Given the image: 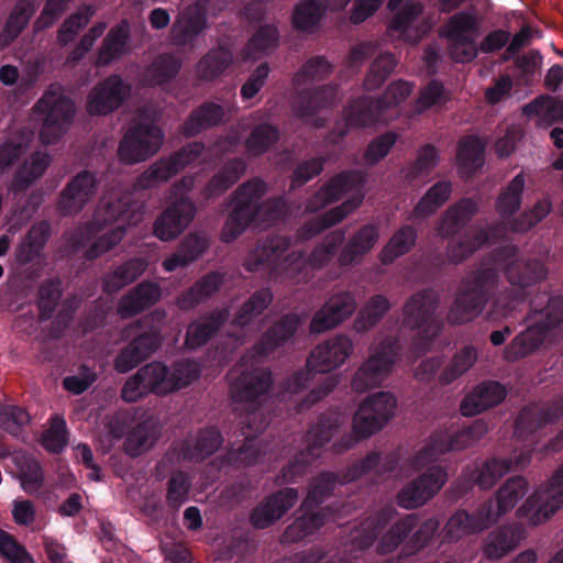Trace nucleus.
Instances as JSON below:
<instances>
[{
	"label": "nucleus",
	"mask_w": 563,
	"mask_h": 563,
	"mask_svg": "<svg viewBox=\"0 0 563 563\" xmlns=\"http://www.w3.org/2000/svg\"><path fill=\"white\" fill-rule=\"evenodd\" d=\"M51 163L52 158L46 152H34L16 170L11 184V190L16 194L27 189L44 175Z\"/></svg>",
	"instance_id": "nucleus-39"
},
{
	"label": "nucleus",
	"mask_w": 563,
	"mask_h": 563,
	"mask_svg": "<svg viewBox=\"0 0 563 563\" xmlns=\"http://www.w3.org/2000/svg\"><path fill=\"white\" fill-rule=\"evenodd\" d=\"M330 69V64L323 57H313L307 60L295 75L294 86L299 92L295 101V111L299 117L309 118L341 99L340 92L334 87L306 90V87L322 80Z\"/></svg>",
	"instance_id": "nucleus-6"
},
{
	"label": "nucleus",
	"mask_w": 563,
	"mask_h": 563,
	"mask_svg": "<svg viewBox=\"0 0 563 563\" xmlns=\"http://www.w3.org/2000/svg\"><path fill=\"white\" fill-rule=\"evenodd\" d=\"M506 397L505 387L495 380L478 384L461 402V413L465 417L476 416L488 408L499 405Z\"/></svg>",
	"instance_id": "nucleus-31"
},
{
	"label": "nucleus",
	"mask_w": 563,
	"mask_h": 563,
	"mask_svg": "<svg viewBox=\"0 0 563 563\" xmlns=\"http://www.w3.org/2000/svg\"><path fill=\"white\" fill-rule=\"evenodd\" d=\"M179 68L180 62L175 56L161 55L146 68L143 81L148 86L163 85L176 76Z\"/></svg>",
	"instance_id": "nucleus-59"
},
{
	"label": "nucleus",
	"mask_w": 563,
	"mask_h": 563,
	"mask_svg": "<svg viewBox=\"0 0 563 563\" xmlns=\"http://www.w3.org/2000/svg\"><path fill=\"white\" fill-rule=\"evenodd\" d=\"M130 29L126 21L111 29L98 53L97 66H106L129 52Z\"/></svg>",
	"instance_id": "nucleus-45"
},
{
	"label": "nucleus",
	"mask_w": 563,
	"mask_h": 563,
	"mask_svg": "<svg viewBox=\"0 0 563 563\" xmlns=\"http://www.w3.org/2000/svg\"><path fill=\"white\" fill-rule=\"evenodd\" d=\"M478 212V203L472 198H462L448 208L438 227L442 238H454Z\"/></svg>",
	"instance_id": "nucleus-36"
},
{
	"label": "nucleus",
	"mask_w": 563,
	"mask_h": 563,
	"mask_svg": "<svg viewBox=\"0 0 563 563\" xmlns=\"http://www.w3.org/2000/svg\"><path fill=\"white\" fill-rule=\"evenodd\" d=\"M130 92L129 84L119 75H111L92 88L88 96L87 111L92 115H106L118 109Z\"/></svg>",
	"instance_id": "nucleus-24"
},
{
	"label": "nucleus",
	"mask_w": 563,
	"mask_h": 563,
	"mask_svg": "<svg viewBox=\"0 0 563 563\" xmlns=\"http://www.w3.org/2000/svg\"><path fill=\"white\" fill-rule=\"evenodd\" d=\"M417 239L418 232L412 225H401L382 249L379 261L384 265L394 263L398 257L406 255L413 249Z\"/></svg>",
	"instance_id": "nucleus-47"
},
{
	"label": "nucleus",
	"mask_w": 563,
	"mask_h": 563,
	"mask_svg": "<svg viewBox=\"0 0 563 563\" xmlns=\"http://www.w3.org/2000/svg\"><path fill=\"white\" fill-rule=\"evenodd\" d=\"M439 162L440 155L434 145L426 144L421 146L416 159L402 169L405 179L412 183L421 177L430 175V173L438 166Z\"/></svg>",
	"instance_id": "nucleus-56"
},
{
	"label": "nucleus",
	"mask_w": 563,
	"mask_h": 563,
	"mask_svg": "<svg viewBox=\"0 0 563 563\" xmlns=\"http://www.w3.org/2000/svg\"><path fill=\"white\" fill-rule=\"evenodd\" d=\"M412 86L405 80L391 82L378 98L354 99V128H369L390 120L388 112L404 102L411 93Z\"/></svg>",
	"instance_id": "nucleus-14"
},
{
	"label": "nucleus",
	"mask_w": 563,
	"mask_h": 563,
	"mask_svg": "<svg viewBox=\"0 0 563 563\" xmlns=\"http://www.w3.org/2000/svg\"><path fill=\"white\" fill-rule=\"evenodd\" d=\"M477 356V350L473 345L464 346L439 374V384L445 386L455 382L475 364Z\"/></svg>",
	"instance_id": "nucleus-54"
},
{
	"label": "nucleus",
	"mask_w": 563,
	"mask_h": 563,
	"mask_svg": "<svg viewBox=\"0 0 563 563\" xmlns=\"http://www.w3.org/2000/svg\"><path fill=\"white\" fill-rule=\"evenodd\" d=\"M225 110L213 102H207L195 110L183 128L186 136H194L205 129L214 126L223 121Z\"/></svg>",
	"instance_id": "nucleus-48"
},
{
	"label": "nucleus",
	"mask_w": 563,
	"mask_h": 563,
	"mask_svg": "<svg viewBox=\"0 0 563 563\" xmlns=\"http://www.w3.org/2000/svg\"><path fill=\"white\" fill-rule=\"evenodd\" d=\"M352 312V296L349 292L332 296L314 314L310 329L321 333L340 324Z\"/></svg>",
	"instance_id": "nucleus-32"
},
{
	"label": "nucleus",
	"mask_w": 563,
	"mask_h": 563,
	"mask_svg": "<svg viewBox=\"0 0 563 563\" xmlns=\"http://www.w3.org/2000/svg\"><path fill=\"white\" fill-rule=\"evenodd\" d=\"M504 268L508 282L522 289L543 280L548 274L545 265L539 260H515Z\"/></svg>",
	"instance_id": "nucleus-37"
},
{
	"label": "nucleus",
	"mask_w": 563,
	"mask_h": 563,
	"mask_svg": "<svg viewBox=\"0 0 563 563\" xmlns=\"http://www.w3.org/2000/svg\"><path fill=\"white\" fill-rule=\"evenodd\" d=\"M51 233V225L47 221L34 223L25 238L15 250V261L25 265L40 257Z\"/></svg>",
	"instance_id": "nucleus-40"
},
{
	"label": "nucleus",
	"mask_w": 563,
	"mask_h": 563,
	"mask_svg": "<svg viewBox=\"0 0 563 563\" xmlns=\"http://www.w3.org/2000/svg\"><path fill=\"white\" fill-rule=\"evenodd\" d=\"M563 506V464L554 472L549 483L532 495L517 510V516L538 526L550 519Z\"/></svg>",
	"instance_id": "nucleus-18"
},
{
	"label": "nucleus",
	"mask_w": 563,
	"mask_h": 563,
	"mask_svg": "<svg viewBox=\"0 0 563 563\" xmlns=\"http://www.w3.org/2000/svg\"><path fill=\"white\" fill-rule=\"evenodd\" d=\"M299 323L300 320L295 314L284 317L255 347L256 357L254 354L242 357L229 373L230 396L239 423L243 426L244 443L238 449H231L225 457L217 462L219 470L227 466H247L260 461L262 451L252 432L256 433L265 428L262 405L273 379L268 369L258 366V358L288 340Z\"/></svg>",
	"instance_id": "nucleus-1"
},
{
	"label": "nucleus",
	"mask_w": 563,
	"mask_h": 563,
	"mask_svg": "<svg viewBox=\"0 0 563 563\" xmlns=\"http://www.w3.org/2000/svg\"><path fill=\"white\" fill-rule=\"evenodd\" d=\"M418 522L419 518L416 514L407 515L402 519L398 520L378 541L377 552L379 554H388L396 550L408 534L418 526Z\"/></svg>",
	"instance_id": "nucleus-57"
},
{
	"label": "nucleus",
	"mask_w": 563,
	"mask_h": 563,
	"mask_svg": "<svg viewBox=\"0 0 563 563\" xmlns=\"http://www.w3.org/2000/svg\"><path fill=\"white\" fill-rule=\"evenodd\" d=\"M165 318V310L156 309L122 331L125 340L132 335L136 338L115 358L114 368L119 373L130 372L157 349L161 342V324Z\"/></svg>",
	"instance_id": "nucleus-7"
},
{
	"label": "nucleus",
	"mask_w": 563,
	"mask_h": 563,
	"mask_svg": "<svg viewBox=\"0 0 563 563\" xmlns=\"http://www.w3.org/2000/svg\"><path fill=\"white\" fill-rule=\"evenodd\" d=\"M525 175H516L505 189L501 190L496 200V210L504 219L510 218L517 213L521 207L525 189Z\"/></svg>",
	"instance_id": "nucleus-53"
},
{
	"label": "nucleus",
	"mask_w": 563,
	"mask_h": 563,
	"mask_svg": "<svg viewBox=\"0 0 563 563\" xmlns=\"http://www.w3.org/2000/svg\"><path fill=\"white\" fill-rule=\"evenodd\" d=\"M335 476L331 473H325L314 478L311 483L308 495L301 505V510L305 511L302 516L296 519L290 526L287 527L283 533L284 542H298L309 534L319 529L325 521H338L339 516L328 509H322L318 512H310V509L322 501L323 497L328 495L335 487Z\"/></svg>",
	"instance_id": "nucleus-11"
},
{
	"label": "nucleus",
	"mask_w": 563,
	"mask_h": 563,
	"mask_svg": "<svg viewBox=\"0 0 563 563\" xmlns=\"http://www.w3.org/2000/svg\"><path fill=\"white\" fill-rule=\"evenodd\" d=\"M450 239L446 246L448 258L451 263L460 264L487 244L489 234L486 229L476 228L465 231L460 240Z\"/></svg>",
	"instance_id": "nucleus-38"
},
{
	"label": "nucleus",
	"mask_w": 563,
	"mask_h": 563,
	"mask_svg": "<svg viewBox=\"0 0 563 563\" xmlns=\"http://www.w3.org/2000/svg\"><path fill=\"white\" fill-rule=\"evenodd\" d=\"M33 113L43 121L40 139L49 145L66 133L75 115V103L59 85H51L35 103Z\"/></svg>",
	"instance_id": "nucleus-10"
},
{
	"label": "nucleus",
	"mask_w": 563,
	"mask_h": 563,
	"mask_svg": "<svg viewBox=\"0 0 563 563\" xmlns=\"http://www.w3.org/2000/svg\"><path fill=\"white\" fill-rule=\"evenodd\" d=\"M145 207L133 199L130 191L115 188L101 197L92 220L79 228L71 245L79 247L90 240L85 257L95 260L111 251L125 236L126 229L143 221Z\"/></svg>",
	"instance_id": "nucleus-2"
},
{
	"label": "nucleus",
	"mask_w": 563,
	"mask_h": 563,
	"mask_svg": "<svg viewBox=\"0 0 563 563\" xmlns=\"http://www.w3.org/2000/svg\"><path fill=\"white\" fill-rule=\"evenodd\" d=\"M157 438L158 427L156 422L147 420L130 432L124 443V450L130 456H139L148 451Z\"/></svg>",
	"instance_id": "nucleus-55"
},
{
	"label": "nucleus",
	"mask_w": 563,
	"mask_h": 563,
	"mask_svg": "<svg viewBox=\"0 0 563 563\" xmlns=\"http://www.w3.org/2000/svg\"><path fill=\"white\" fill-rule=\"evenodd\" d=\"M34 11V4L31 1L21 0L16 3L0 34L1 45H8L21 33Z\"/></svg>",
	"instance_id": "nucleus-60"
},
{
	"label": "nucleus",
	"mask_w": 563,
	"mask_h": 563,
	"mask_svg": "<svg viewBox=\"0 0 563 563\" xmlns=\"http://www.w3.org/2000/svg\"><path fill=\"white\" fill-rule=\"evenodd\" d=\"M525 530L519 525H508L490 531L485 539L483 553L487 559L498 560L512 551L523 538Z\"/></svg>",
	"instance_id": "nucleus-35"
},
{
	"label": "nucleus",
	"mask_w": 563,
	"mask_h": 563,
	"mask_svg": "<svg viewBox=\"0 0 563 563\" xmlns=\"http://www.w3.org/2000/svg\"><path fill=\"white\" fill-rule=\"evenodd\" d=\"M352 184V175L349 172L331 178L307 203V210L314 212L328 203L339 200Z\"/></svg>",
	"instance_id": "nucleus-49"
},
{
	"label": "nucleus",
	"mask_w": 563,
	"mask_h": 563,
	"mask_svg": "<svg viewBox=\"0 0 563 563\" xmlns=\"http://www.w3.org/2000/svg\"><path fill=\"white\" fill-rule=\"evenodd\" d=\"M266 189V184L260 179H252L238 188L232 199V212L222 230L224 242L235 240L252 222L258 227L269 225L288 212L282 198L258 203Z\"/></svg>",
	"instance_id": "nucleus-3"
},
{
	"label": "nucleus",
	"mask_w": 563,
	"mask_h": 563,
	"mask_svg": "<svg viewBox=\"0 0 563 563\" xmlns=\"http://www.w3.org/2000/svg\"><path fill=\"white\" fill-rule=\"evenodd\" d=\"M398 354L397 340L383 341L375 353L354 373V390H364L379 385L391 371Z\"/></svg>",
	"instance_id": "nucleus-20"
},
{
	"label": "nucleus",
	"mask_w": 563,
	"mask_h": 563,
	"mask_svg": "<svg viewBox=\"0 0 563 563\" xmlns=\"http://www.w3.org/2000/svg\"><path fill=\"white\" fill-rule=\"evenodd\" d=\"M228 316L229 311L227 309L217 310L210 316H203L190 323L186 333V346L189 349H197L203 345L228 319Z\"/></svg>",
	"instance_id": "nucleus-44"
},
{
	"label": "nucleus",
	"mask_w": 563,
	"mask_h": 563,
	"mask_svg": "<svg viewBox=\"0 0 563 563\" xmlns=\"http://www.w3.org/2000/svg\"><path fill=\"white\" fill-rule=\"evenodd\" d=\"M34 133L23 130L14 133L0 146V170L11 166L29 148Z\"/></svg>",
	"instance_id": "nucleus-64"
},
{
	"label": "nucleus",
	"mask_w": 563,
	"mask_h": 563,
	"mask_svg": "<svg viewBox=\"0 0 563 563\" xmlns=\"http://www.w3.org/2000/svg\"><path fill=\"white\" fill-rule=\"evenodd\" d=\"M147 268V261L144 258H131L120 265L114 272L108 274L103 280L107 292H115L125 285L135 280Z\"/></svg>",
	"instance_id": "nucleus-52"
},
{
	"label": "nucleus",
	"mask_w": 563,
	"mask_h": 563,
	"mask_svg": "<svg viewBox=\"0 0 563 563\" xmlns=\"http://www.w3.org/2000/svg\"><path fill=\"white\" fill-rule=\"evenodd\" d=\"M528 489L529 485L523 476L509 477L497 490L496 500H493L495 521L514 509L518 501L527 495Z\"/></svg>",
	"instance_id": "nucleus-42"
},
{
	"label": "nucleus",
	"mask_w": 563,
	"mask_h": 563,
	"mask_svg": "<svg viewBox=\"0 0 563 563\" xmlns=\"http://www.w3.org/2000/svg\"><path fill=\"white\" fill-rule=\"evenodd\" d=\"M273 295L269 289H261L252 295L236 311L233 324L244 328L251 324L272 302Z\"/></svg>",
	"instance_id": "nucleus-58"
},
{
	"label": "nucleus",
	"mask_w": 563,
	"mask_h": 563,
	"mask_svg": "<svg viewBox=\"0 0 563 563\" xmlns=\"http://www.w3.org/2000/svg\"><path fill=\"white\" fill-rule=\"evenodd\" d=\"M494 522V503L488 499L473 514L463 509L455 511L445 525V538L456 541L463 536L483 531Z\"/></svg>",
	"instance_id": "nucleus-26"
},
{
	"label": "nucleus",
	"mask_w": 563,
	"mask_h": 563,
	"mask_svg": "<svg viewBox=\"0 0 563 563\" xmlns=\"http://www.w3.org/2000/svg\"><path fill=\"white\" fill-rule=\"evenodd\" d=\"M12 462L18 467L23 490L31 495L37 493L44 479L40 464L31 455L22 451L13 453Z\"/></svg>",
	"instance_id": "nucleus-50"
},
{
	"label": "nucleus",
	"mask_w": 563,
	"mask_h": 563,
	"mask_svg": "<svg viewBox=\"0 0 563 563\" xmlns=\"http://www.w3.org/2000/svg\"><path fill=\"white\" fill-rule=\"evenodd\" d=\"M343 241V233L333 231L327 236L325 242L312 252L308 260L300 251H292L275 266L274 271L295 283L306 282L309 276V269L319 268L324 265Z\"/></svg>",
	"instance_id": "nucleus-19"
},
{
	"label": "nucleus",
	"mask_w": 563,
	"mask_h": 563,
	"mask_svg": "<svg viewBox=\"0 0 563 563\" xmlns=\"http://www.w3.org/2000/svg\"><path fill=\"white\" fill-rule=\"evenodd\" d=\"M452 184L449 180H439L432 185L413 207L410 219L420 220L434 214L450 199Z\"/></svg>",
	"instance_id": "nucleus-43"
},
{
	"label": "nucleus",
	"mask_w": 563,
	"mask_h": 563,
	"mask_svg": "<svg viewBox=\"0 0 563 563\" xmlns=\"http://www.w3.org/2000/svg\"><path fill=\"white\" fill-rule=\"evenodd\" d=\"M246 164L243 159H234L227 164L209 183L205 197L211 198L222 194L232 186L244 173Z\"/></svg>",
	"instance_id": "nucleus-62"
},
{
	"label": "nucleus",
	"mask_w": 563,
	"mask_h": 563,
	"mask_svg": "<svg viewBox=\"0 0 563 563\" xmlns=\"http://www.w3.org/2000/svg\"><path fill=\"white\" fill-rule=\"evenodd\" d=\"M563 415V402H532L525 406L516 419L515 433L519 438L533 441L543 429L555 423Z\"/></svg>",
	"instance_id": "nucleus-22"
},
{
	"label": "nucleus",
	"mask_w": 563,
	"mask_h": 563,
	"mask_svg": "<svg viewBox=\"0 0 563 563\" xmlns=\"http://www.w3.org/2000/svg\"><path fill=\"white\" fill-rule=\"evenodd\" d=\"M397 60L394 54H379L369 65L367 75L363 81L364 88L374 91L383 86V84L393 74Z\"/></svg>",
	"instance_id": "nucleus-61"
},
{
	"label": "nucleus",
	"mask_w": 563,
	"mask_h": 563,
	"mask_svg": "<svg viewBox=\"0 0 563 563\" xmlns=\"http://www.w3.org/2000/svg\"><path fill=\"white\" fill-rule=\"evenodd\" d=\"M96 177L89 172L79 173L63 190L58 201L59 211L75 214L82 210L85 205L95 196Z\"/></svg>",
	"instance_id": "nucleus-29"
},
{
	"label": "nucleus",
	"mask_w": 563,
	"mask_h": 563,
	"mask_svg": "<svg viewBox=\"0 0 563 563\" xmlns=\"http://www.w3.org/2000/svg\"><path fill=\"white\" fill-rule=\"evenodd\" d=\"M500 266H482L475 276L464 284L450 308V322L466 323L482 313L498 279Z\"/></svg>",
	"instance_id": "nucleus-8"
},
{
	"label": "nucleus",
	"mask_w": 563,
	"mask_h": 563,
	"mask_svg": "<svg viewBox=\"0 0 563 563\" xmlns=\"http://www.w3.org/2000/svg\"><path fill=\"white\" fill-rule=\"evenodd\" d=\"M195 205L187 198L172 203L154 222V235L161 241L176 239L192 221Z\"/></svg>",
	"instance_id": "nucleus-27"
},
{
	"label": "nucleus",
	"mask_w": 563,
	"mask_h": 563,
	"mask_svg": "<svg viewBox=\"0 0 563 563\" xmlns=\"http://www.w3.org/2000/svg\"><path fill=\"white\" fill-rule=\"evenodd\" d=\"M336 432L338 427L332 428V426L328 427L324 423L313 427L307 434L308 445L306 451L301 452L300 457L283 471L284 481H296L305 472L306 465L320 456L323 444L329 442Z\"/></svg>",
	"instance_id": "nucleus-28"
},
{
	"label": "nucleus",
	"mask_w": 563,
	"mask_h": 563,
	"mask_svg": "<svg viewBox=\"0 0 563 563\" xmlns=\"http://www.w3.org/2000/svg\"><path fill=\"white\" fill-rule=\"evenodd\" d=\"M221 443L222 438L217 429H205L181 445L178 456L187 461H201L216 452Z\"/></svg>",
	"instance_id": "nucleus-41"
},
{
	"label": "nucleus",
	"mask_w": 563,
	"mask_h": 563,
	"mask_svg": "<svg viewBox=\"0 0 563 563\" xmlns=\"http://www.w3.org/2000/svg\"><path fill=\"white\" fill-rule=\"evenodd\" d=\"M523 114L537 117L538 125L548 128L563 121V101L551 96H540L522 108Z\"/></svg>",
	"instance_id": "nucleus-46"
},
{
	"label": "nucleus",
	"mask_w": 563,
	"mask_h": 563,
	"mask_svg": "<svg viewBox=\"0 0 563 563\" xmlns=\"http://www.w3.org/2000/svg\"><path fill=\"white\" fill-rule=\"evenodd\" d=\"M438 307V300L433 292L423 289L413 294L404 307V323L410 329L426 327V336L431 341L441 331V323L434 320L433 314Z\"/></svg>",
	"instance_id": "nucleus-23"
},
{
	"label": "nucleus",
	"mask_w": 563,
	"mask_h": 563,
	"mask_svg": "<svg viewBox=\"0 0 563 563\" xmlns=\"http://www.w3.org/2000/svg\"><path fill=\"white\" fill-rule=\"evenodd\" d=\"M352 347V342L347 336H336L318 345L307 360L308 371L300 373L289 382L285 394L296 395L303 389L308 382L310 373H327L341 365Z\"/></svg>",
	"instance_id": "nucleus-17"
},
{
	"label": "nucleus",
	"mask_w": 563,
	"mask_h": 563,
	"mask_svg": "<svg viewBox=\"0 0 563 563\" xmlns=\"http://www.w3.org/2000/svg\"><path fill=\"white\" fill-rule=\"evenodd\" d=\"M488 432V426L483 419H476L470 426L455 432L435 431L428 443L417 453V460L422 463L435 461L441 455L461 451L474 445Z\"/></svg>",
	"instance_id": "nucleus-16"
},
{
	"label": "nucleus",
	"mask_w": 563,
	"mask_h": 563,
	"mask_svg": "<svg viewBox=\"0 0 563 563\" xmlns=\"http://www.w3.org/2000/svg\"><path fill=\"white\" fill-rule=\"evenodd\" d=\"M288 247L289 241L287 239L274 236L269 241L258 245L249 254L245 266L247 271L253 272L260 269V267L266 263H276Z\"/></svg>",
	"instance_id": "nucleus-51"
},
{
	"label": "nucleus",
	"mask_w": 563,
	"mask_h": 563,
	"mask_svg": "<svg viewBox=\"0 0 563 563\" xmlns=\"http://www.w3.org/2000/svg\"><path fill=\"white\" fill-rule=\"evenodd\" d=\"M529 456L520 455L514 461L511 457L493 456L482 463L468 466L463 472V477L471 486H478L479 489L486 490L492 488L506 474L514 471L517 466L528 462Z\"/></svg>",
	"instance_id": "nucleus-25"
},
{
	"label": "nucleus",
	"mask_w": 563,
	"mask_h": 563,
	"mask_svg": "<svg viewBox=\"0 0 563 563\" xmlns=\"http://www.w3.org/2000/svg\"><path fill=\"white\" fill-rule=\"evenodd\" d=\"M186 365L176 366L172 372L161 362H153L141 367L124 384L121 396L126 402L137 401L147 394L164 396L184 388L195 377V368H189L187 376L181 377Z\"/></svg>",
	"instance_id": "nucleus-5"
},
{
	"label": "nucleus",
	"mask_w": 563,
	"mask_h": 563,
	"mask_svg": "<svg viewBox=\"0 0 563 563\" xmlns=\"http://www.w3.org/2000/svg\"><path fill=\"white\" fill-rule=\"evenodd\" d=\"M350 1L351 0H328V4L324 7L321 0H302L294 10L292 25L296 30L311 33L317 29L327 9L340 11L345 8Z\"/></svg>",
	"instance_id": "nucleus-33"
},
{
	"label": "nucleus",
	"mask_w": 563,
	"mask_h": 563,
	"mask_svg": "<svg viewBox=\"0 0 563 563\" xmlns=\"http://www.w3.org/2000/svg\"><path fill=\"white\" fill-rule=\"evenodd\" d=\"M298 494L294 488H286L271 495L258 505L251 515V523L263 529L279 520L297 501Z\"/></svg>",
	"instance_id": "nucleus-30"
},
{
	"label": "nucleus",
	"mask_w": 563,
	"mask_h": 563,
	"mask_svg": "<svg viewBox=\"0 0 563 563\" xmlns=\"http://www.w3.org/2000/svg\"><path fill=\"white\" fill-rule=\"evenodd\" d=\"M278 41V31L275 25L262 26L249 41L244 51L243 59H258L271 49H273Z\"/></svg>",
	"instance_id": "nucleus-63"
},
{
	"label": "nucleus",
	"mask_w": 563,
	"mask_h": 563,
	"mask_svg": "<svg viewBox=\"0 0 563 563\" xmlns=\"http://www.w3.org/2000/svg\"><path fill=\"white\" fill-rule=\"evenodd\" d=\"M156 112L143 111L137 123L122 137L118 155L122 163L137 164L152 157L163 145L164 132L154 124Z\"/></svg>",
	"instance_id": "nucleus-12"
},
{
	"label": "nucleus",
	"mask_w": 563,
	"mask_h": 563,
	"mask_svg": "<svg viewBox=\"0 0 563 563\" xmlns=\"http://www.w3.org/2000/svg\"><path fill=\"white\" fill-rule=\"evenodd\" d=\"M397 399L389 391L368 395L354 411V442L382 430L394 417Z\"/></svg>",
	"instance_id": "nucleus-15"
},
{
	"label": "nucleus",
	"mask_w": 563,
	"mask_h": 563,
	"mask_svg": "<svg viewBox=\"0 0 563 563\" xmlns=\"http://www.w3.org/2000/svg\"><path fill=\"white\" fill-rule=\"evenodd\" d=\"M235 0H197L184 5L170 30V38L178 46H195L196 38L207 29V14H217Z\"/></svg>",
	"instance_id": "nucleus-13"
},
{
	"label": "nucleus",
	"mask_w": 563,
	"mask_h": 563,
	"mask_svg": "<svg viewBox=\"0 0 563 563\" xmlns=\"http://www.w3.org/2000/svg\"><path fill=\"white\" fill-rule=\"evenodd\" d=\"M238 144V136H228L219 141L212 148H206L198 142L190 143L170 156L155 162L137 178L135 187L139 189L152 188L159 183L167 181L186 167L209 165L214 153L233 151Z\"/></svg>",
	"instance_id": "nucleus-4"
},
{
	"label": "nucleus",
	"mask_w": 563,
	"mask_h": 563,
	"mask_svg": "<svg viewBox=\"0 0 563 563\" xmlns=\"http://www.w3.org/2000/svg\"><path fill=\"white\" fill-rule=\"evenodd\" d=\"M446 481L448 473L444 467L430 466L401 488L397 495V503L406 509L418 508L435 496Z\"/></svg>",
	"instance_id": "nucleus-21"
},
{
	"label": "nucleus",
	"mask_w": 563,
	"mask_h": 563,
	"mask_svg": "<svg viewBox=\"0 0 563 563\" xmlns=\"http://www.w3.org/2000/svg\"><path fill=\"white\" fill-rule=\"evenodd\" d=\"M547 306L539 311L540 318L517 334L505 347L508 362H516L533 354L544 342L551 329L563 322V296H544Z\"/></svg>",
	"instance_id": "nucleus-9"
},
{
	"label": "nucleus",
	"mask_w": 563,
	"mask_h": 563,
	"mask_svg": "<svg viewBox=\"0 0 563 563\" xmlns=\"http://www.w3.org/2000/svg\"><path fill=\"white\" fill-rule=\"evenodd\" d=\"M162 297V288L155 282H143L123 296L118 305L121 317L128 318L156 303Z\"/></svg>",
	"instance_id": "nucleus-34"
}]
</instances>
